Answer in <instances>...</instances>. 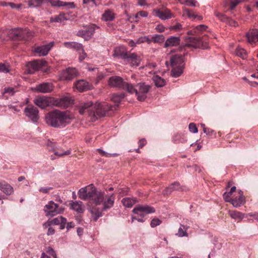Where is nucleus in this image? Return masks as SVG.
<instances>
[{"instance_id": "nucleus-48", "label": "nucleus", "mask_w": 258, "mask_h": 258, "mask_svg": "<svg viewBox=\"0 0 258 258\" xmlns=\"http://www.w3.org/2000/svg\"><path fill=\"white\" fill-rule=\"evenodd\" d=\"M74 99L69 94L66 93V107L74 104Z\"/></svg>"}, {"instance_id": "nucleus-27", "label": "nucleus", "mask_w": 258, "mask_h": 258, "mask_svg": "<svg viewBox=\"0 0 258 258\" xmlns=\"http://www.w3.org/2000/svg\"><path fill=\"white\" fill-rule=\"evenodd\" d=\"M70 209L76 211L78 213H82L84 212L83 208V203L81 201H72L69 204Z\"/></svg>"}, {"instance_id": "nucleus-39", "label": "nucleus", "mask_w": 258, "mask_h": 258, "mask_svg": "<svg viewBox=\"0 0 258 258\" xmlns=\"http://www.w3.org/2000/svg\"><path fill=\"white\" fill-rule=\"evenodd\" d=\"M231 217L234 219L241 220L244 218V214L242 213L236 211H231L230 212Z\"/></svg>"}, {"instance_id": "nucleus-53", "label": "nucleus", "mask_w": 258, "mask_h": 258, "mask_svg": "<svg viewBox=\"0 0 258 258\" xmlns=\"http://www.w3.org/2000/svg\"><path fill=\"white\" fill-rule=\"evenodd\" d=\"M240 3L239 0H232L230 3L229 8L230 10H233L237 5Z\"/></svg>"}, {"instance_id": "nucleus-47", "label": "nucleus", "mask_w": 258, "mask_h": 258, "mask_svg": "<svg viewBox=\"0 0 258 258\" xmlns=\"http://www.w3.org/2000/svg\"><path fill=\"white\" fill-rule=\"evenodd\" d=\"M235 53L236 55L241 57L243 59L245 58L246 55V51L242 48L236 49Z\"/></svg>"}, {"instance_id": "nucleus-6", "label": "nucleus", "mask_w": 258, "mask_h": 258, "mask_svg": "<svg viewBox=\"0 0 258 258\" xmlns=\"http://www.w3.org/2000/svg\"><path fill=\"white\" fill-rule=\"evenodd\" d=\"M113 56L122 59L126 63H130L132 67H138L140 64V57L136 53L122 52L114 53Z\"/></svg>"}, {"instance_id": "nucleus-56", "label": "nucleus", "mask_w": 258, "mask_h": 258, "mask_svg": "<svg viewBox=\"0 0 258 258\" xmlns=\"http://www.w3.org/2000/svg\"><path fill=\"white\" fill-rule=\"evenodd\" d=\"M79 51L81 52L80 54L79 57V60L80 61H82L87 56V54L85 52L84 48H83V50H81Z\"/></svg>"}, {"instance_id": "nucleus-14", "label": "nucleus", "mask_w": 258, "mask_h": 258, "mask_svg": "<svg viewBox=\"0 0 258 258\" xmlns=\"http://www.w3.org/2000/svg\"><path fill=\"white\" fill-rule=\"evenodd\" d=\"M44 211L47 216L53 217L59 213L58 206L53 201H50L45 206Z\"/></svg>"}, {"instance_id": "nucleus-35", "label": "nucleus", "mask_w": 258, "mask_h": 258, "mask_svg": "<svg viewBox=\"0 0 258 258\" xmlns=\"http://www.w3.org/2000/svg\"><path fill=\"white\" fill-rule=\"evenodd\" d=\"M153 80L155 85L157 87H162L165 84V81L159 76H155L153 77Z\"/></svg>"}, {"instance_id": "nucleus-7", "label": "nucleus", "mask_w": 258, "mask_h": 258, "mask_svg": "<svg viewBox=\"0 0 258 258\" xmlns=\"http://www.w3.org/2000/svg\"><path fill=\"white\" fill-rule=\"evenodd\" d=\"M185 47L207 49L209 47V43L206 39V37H191L189 38V40L185 44Z\"/></svg>"}, {"instance_id": "nucleus-12", "label": "nucleus", "mask_w": 258, "mask_h": 258, "mask_svg": "<svg viewBox=\"0 0 258 258\" xmlns=\"http://www.w3.org/2000/svg\"><path fill=\"white\" fill-rule=\"evenodd\" d=\"M24 112L26 116L33 122H37L39 119V110L33 105H29L25 107Z\"/></svg>"}, {"instance_id": "nucleus-24", "label": "nucleus", "mask_w": 258, "mask_h": 258, "mask_svg": "<svg viewBox=\"0 0 258 258\" xmlns=\"http://www.w3.org/2000/svg\"><path fill=\"white\" fill-rule=\"evenodd\" d=\"M79 76V72L75 68L69 67L66 69V80H71Z\"/></svg>"}, {"instance_id": "nucleus-15", "label": "nucleus", "mask_w": 258, "mask_h": 258, "mask_svg": "<svg viewBox=\"0 0 258 258\" xmlns=\"http://www.w3.org/2000/svg\"><path fill=\"white\" fill-rule=\"evenodd\" d=\"M74 87L80 92H85L93 89V86L91 84L83 79L76 81L74 84Z\"/></svg>"}, {"instance_id": "nucleus-3", "label": "nucleus", "mask_w": 258, "mask_h": 258, "mask_svg": "<svg viewBox=\"0 0 258 258\" xmlns=\"http://www.w3.org/2000/svg\"><path fill=\"white\" fill-rule=\"evenodd\" d=\"M45 120L46 123L49 126L60 127L64 122V112L54 109L45 115Z\"/></svg>"}, {"instance_id": "nucleus-26", "label": "nucleus", "mask_w": 258, "mask_h": 258, "mask_svg": "<svg viewBox=\"0 0 258 258\" xmlns=\"http://www.w3.org/2000/svg\"><path fill=\"white\" fill-rule=\"evenodd\" d=\"M0 190L8 196L14 192L13 187L5 181L0 182Z\"/></svg>"}, {"instance_id": "nucleus-46", "label": "nucleus", "mask_w": 258, "mask_h": 258, "mask_svg": "<svg viewBox=\"0 0 258 258\" xmlns=\"http://www.w3.org/2000/svg\"><path fill=\"white\" fill-rule=\"evenodd\" d=\"M97 150L101 155H102V156H104L105 157H115L118 155L116 153L111 154L106 152L105 151H103L101 149H98Z\"/></svg>"}, {"instance_id": "nucleus-54", "label": "nucleus", "mask_w": 258, "mask_h": 258, "mask_svg": "<svg viewBox=\"0 0 258 258\" xmlns=\"http://www.w3.org/2000/svg\"><path fill=\"white\" fill-rule=\"evenodd\" d=\"M232 195H230L229 192H225L223 194V197L226 202H229L231 203V200L232 198H230Z\"/></svg>"}, {"instance_id": "nucleus-21", "label": "nucleus", "mask_w": 258, "mask_h": 258, "mask_svg": "<svg viewBox=\"0 0 258 258\" xmlns=\"http://www.w3.org/2000/svg\"><path fill=\"white\" fill-rule=\"evenodd\" d=\"M154 14L156 16L159 17L162 20L170 19L172 17V14L169 10L161 11L160 10H154Z\"/></svg>"}, {"instance_id": "nucleus-58", "label": "nucleus", "mask_w": 258, "mask_h": 258, "mask_svg": "<svg viewBox=\"0 0 258 258\" xmlns=\"http://www.w3.org/2000/svg\"><path fill=\"white\" fill-rule=\"evenodd\" d=\"M46 252L49 253L50 255H52L54 257H56V254L53 250V248H52L50 247H48L47 250H46Z\"/></svg>"}, {"instance_id": "nucleus-4", "label": "nucleus", "mask_w": 258, "mask_h": 258, "mask_svg": "<svg viewBox=\"0 0 258 258\" xmlns=\"http://www.w3.org/2000/svg\"><path fill=\"white\" fill-rule=\"evenodd\" d=\"M186 55L175 54L170 58V63L172 67L171 76L174 78L179 77L183 73L184 68V57Z\"/></svg>"}, {"instance_id": "nucleus-50", "label": "nucleus", "mask_w": 258, "mask_h": 258, "mask_svg": "<svg viewBox=\"0 0 258 258\" xmlns=\"http://www.w3.org/2000/svg\"><path fill=\"white\" fill-rule=\"evenodd\" d=\"M161 223V221L158 218L152 219L150 223V226L152 228H154Z\"/></svg>"}, {"instance_id": "nucleus-17", "label": "nucleus", "mask_w": 258, "mask_h": 258, "mask_svg": "<svg viewBox=\"0 0 258 258\" xmlns=\"http://www.w3.org/2000/svg\"><path fill=\"white\" fill-rule=\"evenodd\" d=\"M214 14L215 16L217 17L218 19H219L220 21L226 23L229 25L235 27L238 26V23L236 21L232 20L230 18L227 17L225 15L219 13L217 11H215Z\"/></svg>"}, {"instance_id": "nucleus-8", "label": "nucleus", "mask_w": 258, "mask_h": 258, "mask_svg": "<svg viewBox=\"0 0 258 258\" xmlns=\"http://www.w3.org/2000/svg\"><path fill=\"white\" fill-rule=\"evenodd\" d=\"M151 89V86L144 82L136 85V96L140 101H144L147 97V94Z\"/></svg>"}, {"instance_id": "nucleus-45", "label": "nucleus", "mask_w": 258, "mask_h": 258, "mask_svg": "<svg viewBox=\"0 0 258 258\" xmlns=\"http://www.w3.org/2000/svg\"><path fill=\"white\" fill-rule=\"evenodd\" d=\"M151 42H152L151 36L150 37V36L141 37L138 39L137 41L138 43L148 42L149 44Z\"/></svg>"}, {"instance_id": "nucleus-43", "label": "nucleus", "mask_w": 258, "mask_h": 258, "mask_svg": "<svg viewBox=\"0 0 258 258\" xmlns=\"http://www.w3.org/2000/svg\"><path fill=\"white\" fill-rule=\"evenodd\" d=\"M44 0H29L28 2L30 7H37L41 5Z\"/></svg>"}, {"instance_id": "nucleus-32", "label": "nucleus", "mask_w": 258, "mask_h": 258, "mask_svg": "<svg viewBox=\"0 0 258 258\" xmlns=\"http://www.w3.org/2000/svg\"><path fill=\"white\" fill-rule=\"evenodd\" d=\"M66 47L73 48L77 51L83 50V45L76 42H66Z\"/></svg>"}, {"instance_id": "nucleus-1", "label": "nucleus", "mask_w": 258, "mask_h": 258, "mask_svg": "<svg viewBox=\"0 0 258 258\" xmlns=\"http://www.w3.org/2000/svg\"><path fill=\"white\" fill-rule=\"evenodd\" d=\"M125 94L123 93L113 94L111 97V100L115 103L114 105H111L106 102H97L92 106V102L87 101L81 103L77 107V109L81 115L87 112L91 120L94 121L98 118L106 116L109 111L116 110L118 107L119 104L125 97Z\"/></svg>"}, {"instance_id": "nucleus-62", "label": "nucleus", "mask_w": 258, "mask_h": 258, "mask_svg": "<svg viewBox=\"0 0 258 258\" xmlns=\"http://www.w3.org/2000/svg\"><path fill=\"white\" fill-rule=\"evenodd\" d=\"M37 60V61L38 62V67L39 68V69L41 67H42L46 66L47 62L45 60H43V59H41V60Z\"/></svg>"}, {"instance_id": "nucleus-52", "label": "nucleus", "mask_w": 258, "mask_h": 258, "mask_svg": "<svg viewBox=\"0 0 258 258\" xmlns=\"http://www.w3.org/2000/svg\"><path fill=\"white\" fill-rule=\"evenodd\" d=\"M66 124L68 123V120H71L74 118V114L69 110H66Z\"/></svg>"}, {"instance_id": "nucleus-59", "label": "nucleus", "mask_w": 258, "mask_h": 258, "mask_svg": "<svg viewBox=\"0 0 258 258\" xmlns=\"http://www.w3.org/2000/svg\"><path fill=\"white\" fill-rule=\"evenodd\" d=\"M148 13L146 11H140L136 15V18H138V16L142 17H147Z\"/></svg>"}, {"instance_id": "nucleus-63", "label": "nucleus", "mask_w": 258, "mask_h": 258, "mask_svg": "<svg viewBox=\"0 0 258 258\" xmlns=\"http://www.w3.org/2000/svg\"><path fill=\"white\" fill-rule=\"evenodd\" d=\"M207 28V26L205 25H199L196 26V29L197 30L199 31H202L203 30H205Z\"/></svg>"}, {"instance_id": "nucleus-36", "label": "nucleus", "mask_w": 258, "mask_h": 258, "mask_svg": "<svg viewBox=\"0 0 258 258\" xmlns=\"http://www.w3.org/2000/svg\"><path fill=\"white\" fill-rule=\"evenodd\" d=\"M188 226H185L183 224H180V226L178 229V232L176 234L179 237H186L188 236V234L186 232Z\"/></svg>"}, {"instance_id": "nucleus-28", "label": "nucleus", "mask_w": 258, "mask_h": 258, "mask_svg": "<svg viewBox=\"0 0 258 258\" xmlns=\"http://www.w3.org/2000/svg\"><path fill=\"white\" fill-rule=\"evenodd\" d=\"M26 67L27 68V73L29 74H33L35 71L39 70L38 62L36 60L27 62L26 64Z\"/></svg>"}, {"instance_id": "nucleus-44", "label": "nucleus", "mask_w": 258, "mask_h": 258, "mask_svg": "<svg viewBox=\"0 0 258 258\" xmlns=\"http://www.w3.org/2000/svg\"><path fill=\"white\" fill-rule=\"evenodd\" d=\"M181 4L188 6L196 7L197 2L195 0H178Z\"/></svg>"}, {"instance_id": "nucleus-25", "label": "nucleus", "mask_w": 258, "mask_h": 258, "mask_svg": "<svg viewBox=\"0 0 258 258\" xmlns=\"http://www.w3.org/2000/svg\"><path fill=\"white\" fill-rule=\"evenodd\" d=\"M180 39L179 37L171 36L168 38L164 43L165 47L176 46L180 44Z\"/></svg>"}, {"instance_id": "nucleus-23", "label": "nucleus", "mask_w": 258, "mask_h": 258, "mask_svg": "<svg viewBox=\"0 0 258 258\" xmlns=\"http://www.w3.org/2000/svg\"><path fill=\"white\" fill-rule=\"evenodd\" d=\"M48 149L49 151H52L54 152L55 155L58 157L62 156L64 155V151L61 149L60 151H56L57 147L56 146V143H53L51 141L48 140L46 144Z\"/></svg>"}, {"instance_id": "nucleus-57", "label": "nucleus", "mask_w": 258, "mask_h": 258, "mask_svg": "<svg viewBox=\"0 0 258 258\" xmlns=\"http://www.w3.org/2000/svg\"><path fill=\"white\" fill-rule=\"evenodd\" d=\"M15 93L14 89L13 88L9 87L5 88L4 90V93H9L12 96L14 95Z\"/></svg>"}, {"instance_id": "nucleus-13", "label": "nucleus", "mask_w": 258, "mask_h": 258, "mask_svg": "<svg viewBox=\"0 0 258 258\" xmlns=\"http://www.w3.org/2000/svg\"><path fill=\"white\" fill-rule=\"evenodd\" d=\"M34 103L42 109L51 106V97L47 96H38L33 100Z\"/></svg>"}, {"instance_id": "nucleus-38", "label": "nucleus", "mask_w": 258, "mask_h": 258, "mask_svg": "<svg viewBox=\"0 0 258 258\" xmlns=\"http://www.w3.org/2000/svg\"><path fill=\"white\" fill-rule=\"evenodd\" d=\"M164 36L163 35L155 34L151 36L152 42L154 43H162L164 41Z\"/></svg>"}, {"instance_id": "nucleus-34", "label": "nucleus", "mask_w": 258, "mask_h": 258, "mask_svg": "<svg viewBox=\"0 0 258 258\" xmlns=\"http://www.w3.org/2000/svg\"><path fill=\"white\" fill-rule=\"evenodd\" d=\"M50 222L51 224H60V228L61 229H63L64 228V218L61 216L54 218L53 220L50 221Z\"/></svg>"}, {"instance_id": "nucleus-10", "label": "nucleus", "mask_w": 258, "mask_h": 258, "mask_svg": "<svg viewBox=\"0 0 258 258\" xmlns=\"http://www.w3.org/2000/svg\"><path fill=\"white\" fill-rule=\"evenodd\" d=\"M97 26L95 24H90L85 27L84 29L79 30L77 35L85 40H89L93 36Z\"/></svg>"}, {"instance_id": "nucleus-18", "label": "nucleus", "mask_w": 258, "mask_h": 258, "mask_svg": "<svg viewBox=\"0 0 258 258\" xmlns=\"http://www.w3.org/2000/svg\"><path fill=\"white\" fill-rule=\"evenodd\" d=\"M54 42L52 41L49 43L37 47L35 49V52L38 54L39 56L46 55L49 50L53 46Z\"/></svg>"}, {"instance_id": "nucleus-49", "label": "nucleus", "mask_w": 258, "mask_h": 258, "mask_svg": "<svg viewBox=\"0 0 258 258\" xmlns=\"http://www.w3.org/2000/svg\"><path fill=\"white\" fill-rule=\"evenodd\" d=\"M128 191H129V188L127 187L119 188L117 189V193L121 196H123L127 195Z\"/></svg>"}, {"instance_id": "nucleus-64", "label": "nucleus", "mask_w": 258, "mask_h": 258, "mask_svg": "<svg viewBox=\"0 0 258 258\" xmlns=\"http://www.w3.org/2000/svg\"><path fill=\"white\" fill-rule=\"evenodd\" d=\"M75 4L74 3H66V14L67 13V9L71 8H74Z\"/></svg>"}, {"instance_id": "nucleus-2", "label": "nucleus", "mask_w": 258, "mask_h": 258, "mask_svg": "<svg viewBox=\"0 0 258 258\" xmlns=\"http://www.w3.org/2000/svg\"><path fill=\"white\" fill-rule=\"evenodd\" d=\"M78 195L79 198L83 201L90 200L96 205H100L102 204L103 211H107L114 205V194H105L104 191H98L93 184L81 188L78 192Z\"/></svg>"}, {"instance_id": "nucleus-41", "label": "nucleus", "mask_w": 258, "mask_h": 258, "mask_svg": "<svg viewBox=\"0 0 258 258\" xmlns=\"http://www.w3.org/2000/svg\"><path fill=\"white\" fill-rule=\"evenodd\" d=\"M10 71V66L8 63H0V72L8 73Z\"/></svg>"}, {"instance_id": "nucleus-16", "label": "nucleus", "mask_w": 258, "mask_h": 258, "mask_svg": "<svg viewBox=\"0 0 258 258\" xmlns=\"http://www.w3.org/2000/svg\"><path fill=\"white\" fill-rule=\"evenodd\" d=\"M125 82L120 77L114 76L109 78L108 83L109 86L119 89H122L124 86Z\"/></svg>"}, {"instance_id": "nucleus-31", "label": "nucleus", "mask_w": 258, "mask_h": 258, "mask_svg": "<svg viewBox=\"0 0 258 258\" xmlns=\"http://www.w3.org/2000/svg\"><path fill=\"white\" fill-rule=\"evenodd\" d=\"M137 202L136 199L129 197L124 198L121 200L123 205L126 208H131Z\"/></svg>"}, {"instance_id": "nucleus-30", "label": "nucleus", "mask_w": 258, "mask_h": 258, "mask_svg": "<svg viewBox=\"0 0 258 258\" xmlns=\"http://www.w3.org/2000/svg\"><path fill=\"white\" fill-rule=\"evenodd\" d=\"M115 18V14L110 10L105 11L102 15V20L104 21H112Z\"/></svg>"}, {"instance_id": "nucleus-51", "label": "nucleus", "mask_w": 258, "mask_h": 258, "mask_svg": "<svg viewBox=\"0 0 258 258\" xmlns=\"http://www.w3.org/2000/svg\"><path fill=\"white\" fill-rule=\"evenodd\" d=\"M189 131L192 133H197L198 132V128L195 123H190L188 125Z\"/></svg>"}, {"instance_id": "nucleus-5", "label": "nucleus", "mask_w": 258, "mask_h": 258, "mask_svg": "<svg viewBox=\"0 0 258 258\" xmlns=\"http://www.w3.org/2000/svg\"><path fill=\"white\" fill-rule=\"evenodd\" d=\"M7 34L10 39L16 40H27L33 36L32 32L29 30L21 28L12 29L8 31Z\"/></svg>"}, {"instance_id": "nucleus-20", "label": "nucleus", "mask_w": 258, "mask_h": 258, "mask_svg": "<svg viewBox=\"0 0 258 258\" xmlns=\"http://www.w3.org/2000/svg\"><path fill=\"white\" fill-rule=\"evenodd\" d=\"M238 192V196L234 198H232V200H231V204L235 208L239 207L245 203V198L243 196V191L239 189Z\"/></svg>"}, {"instance_id": "nucleus-22", "label": "nucleus", "mask_w": 258, "mask_h": 258, "mask_svg": "<svg viewBox=\"0 0 258 258\" xmlns=\"http://www.w3.org/2000/svg\"><path fill=\"white\" fill-rule=\"evenodd\" d=\"M180 189H182V188L179 182L175 181L172 183L167 187L163 190V194L164 195H169L175 190H178Z\"/></svg>"}, {"instance_id": "nucleus-11", "label": "nucleus", "mask_w": 258, "mask_h": 258, "mask_svg": "<svg viewBox=\"0 0 258 258\" xmlns=\"http://www.w3.org/2000/svg\"><path fill=\"white\" fill-rule=\"evenodd\" d=\"M54 88V87L51 83L43 82L37 85L35 87L32 88V90L35 92L45 94L52 92Z\"/></svg>"}, {"instance_id": "nucleus-60", "label": "nucleus", "mask_w": 258, "mask_h": 258, "mask_svg": "<svg viewBox=\"0 0 258 258\" xmlns=\"http://www.w3.org/2000/svg\"><path fill=\"white\" fill-rule=\"evenodd\" d=\"M155 29L159 32H163L165 30V27L162 24H158L156 26Z\"/></svg>"}, {"instance_id": "nucleus-55", "label": "nucleus", "mask_w": 258, "mask_h": 258, "mask_svg": "<svg viewBox=\"0 0 258 258\" xmlns=\"http://www.w3.org/2000/svg\"><path fill=\"white\" fill-rule=\"evenodd\" d=\"M50 2L51 3V5L52 6L55 7V6H63L64 5L63 4V3L62 2L59 1H50Z\"/></svg>"}, {"instance_id": "nucleus-33", "label": "nucleus", "mask_w": 258, "mask_h": 258, "mask_svg": "<svg viewBox=\"0 0 258 258\" xmlns=\"http://www.w3.org/2000/svg\"><path fill=\"white\" fill-rule=\"evenodd\" d=\"M103 211L102 209L99 210L98 208H95L91 210L90 212L94 221H97L100 217L103 216Z\"/></svg>"}, {"instance_id": "nucleus-37", "label": "nucleus", "mask_w": 258, "mask_h": 258, "mask_svg": "<svg viewBox=\"0 0 258 258\" xmlns=\"http://www.w3.org/2000/svg\"><path fill=\"white\" fill-rule=\"evenodd\" d=\"M122 89L126 90L130 94L135 93L136 95V85L134 86L132 84L125 82L124 86Z\"/></svg>"}, {"instance_id": "nucleus-29", "label": "nucleus", "mask_w": 258, "mask_h": 258, "mask_svg": "<svg viewBox=\"0 0 258 258\" xmlns=\"http://www.w3.org/2000/svg\"><path fill=\"white\" fill-rule=\"evenodd\" d=\"M51 106H56L59 108L64 107V97L60 99L51 97Z\"/></svg>"}, {"instance_id": "nucleus-61", "label": "nucleus", "mask_w": 258, "mask_h": 258, "mask_svg": "<svg viewBox=\"0 0 258 258\" xmlns=\"http://www.w3.org/2000/svg\"><path fill=\"white\" fill-rule=\"evenodd\" d=\"M182 29V25L180 24H177L175 25L171 26L170 27V30H174L175 31H178L181 30Z\"/></svg>"}, {"instance_id": "nucleus-9", "label": "nucleus", "mask_w": 258, "mask_h": 258, "mask_svg": "<svg viewBox=\"0 0 258 258\" xmlns=\"http://www.w3.org/2000/svg\"><path fill=\"white\" fill-rule=\"evenodd\" d=\"M155 212V209L148 205H138L133 210V212L141 217H144L146 215L153 213Z\"/></svg>"}, {"instance_id": "nucleus-42", "label": "nucleus", "mask_w": 258, "mask_h": 258, "mask_svg": "<svg viewBox=\"0 0 258 258\" xmlns=\"http://www.w3.org/2000/svg\"><path fill=\"white\" fill-rule=\"evenodd\" d=\"M64 20V15L63 13H60L59 15L55 16L54 17H51V22H59Z\"/></svg>"}, {"instance_id": "nucleus-40", "label": "nucleus", "mask_w": 258, "mask_h": 258, "mask_svg": "<svg viewBox=\"0 0 258 258\" xmlns=\"http://www.w3.org/2000/svg\"><path fill=\"white\" fill-rule=\"evenodd\" d=\"M184 141L183 135L181 134H175L172 137V141L175 143L183 142Z\"/></svg>"}, {"instance_id": "nucleus-19", "label": "nucleus", "mask_w": 258, "mask_h": 258, "mask_svg": "<svg viewBox=\"0 0 258 258\" xmlns=\"http://www.w3.org/2000/svg\"><path fill=\"white\" fill-rule=\"evenodd\" d=\"M247 42L254 44L258 42V29H250L245 34Z\"/></svg>"}]
</instances>
